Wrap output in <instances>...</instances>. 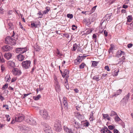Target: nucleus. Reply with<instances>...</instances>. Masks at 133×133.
I'll return each instance as SVG.
<instances>
[{
	"label": "nucleus",
	"mask_w": 133,
	"mask_h": 133,
	"mask_svg": "<svg viewBox=\"0 0 133 133\" xmlns=\"http://www.w3.org/2000/svg\"><path fill=\"white\" fill-rule=\"evenodd\" d=\"M41 97V96L40 95H38L36 96H34L33 97V99L35 100H38Z\"/></svg>",
	"instance_id": "33"
},
{
	"label": "nucleus",
	"mask_w": 133,
	"mask_h": 133,
	"mask_svg": "<svg viewBox=\"0 0 133 133\" xmlns=\"http://www.w3.org/2000/svg\"><path fill=\"white\" fill-rule=\"evenodd\" d=\"M24 118V116L22 114H20L16 115L13 118L12 120L11 123L13 124L15 122H21L22 121Z\"/></svg>",
	"instance_id": "1"
},
{
	"label": "nucleus",
	"mask_w": 133,
	"mask_h": 133,
	"mask_svg": "<svg viewBox=\"0 0 133 133\" xmlns=\"http://www.w3.org/2000/svg\"><path fill=\"white\" fill-rule=\"evenodd\" d=\"M86 24L87 25H89L91 24V22L90 19L89 18L84 19V20Z\"/></svg>",
	"instance_id": "18"
},
{
	"label": "nucleus",
	"mask_w": 133,
	"mask_h": 133,
	"mask_svg": "<svg viewBox=\"0 0 133 133\" xmlns=\"http://www.w3.org/2000/svg\"><path fill=\"white\" fill-rule=\"evenodd\" d=\"M67 17L70 19H71L73 17V15L72 14H68L67 15Z\"/></svg>",
	"instance_id": "41"
},
{
	"label": "nucleus",
	"mask_w": 133,
	"mask_h": 133,
	"mask_svg": "<svg viewBox=\"0 0 133 133\" xmlns=\"http://www.w3.org/2000/svg\"><path fill=\"white\" fill-rule=\"evenodd\" d=\"M90 124L87 121L84 123V126L86 127H88Z\"/></svg>",
	"instance_id": "43"
},
{
	"label": "nucleus",
	"mask_w": 133,
	"mask_h": 133,
	"mask_svg": "<svg viewBox=\"0 0 133 133\" xmlns=\"http://www.w3.org/2000/svg\"><path fill=\"white\" fill-rule=\"evenodd\" d=\"M122 92V90L121 89H119L117 91V92L114 93V94L112 95V97L116 96L119 95L121 94Z\"/></svg>",
	"instance_id": "21"
},
{
	"label": "nucleus",
	"mask_w": 133,
	"mask_h": 133,
	"mask_svg": "<svg viewBox=\"0 0 133 133\" xmlns=\"http://www.w3.org/2000/svg\"><path fill=\"white\" fill-rule=\"evenodd\" d=\"M30 64L31 62L30 61H24L22 63V67L25 69H28L29 68Z\"/></svg>",
	"instance_id": "4"
},
{
	"label": "nucleus",
	"mask_w": 133,
	"mask_h": 133,
	"mask_svg": "<svg viewBox=\"0 0 133 133\" xmlns=\"http://www.w3.org/2000/svg\"><path fill=\"white\" fill-rule=\"evenodd\" d=\"M104 69L105 70H107V71H109L110 70L109 66L108 65L106 66L105 67Z\"/></svg>",
	"instance_id": "49"
},
{
	"label": "nucleus",
	"mask_w": 133,
	"mask_h": 133,
	"mask_svg": "<svg viewBox=\"0 0 133 133\" xmlns=\"http://www.w3.org/2000/svg\"><path fill=\"white\" fill-rule=\"evenodd\" d=\"M119 72V71H117L115 72L114 73V74H113V75L114 76H117L118 74V73Z\"/></svg>",
	"instance_id": "54"
},
{
	"label": "nucleus",
	"mask_w": 133,
	"mask_h": 133,
	"mask_svg": "<svg viewBox=\"0 0 133 133\" xmlns=\"http://www.w3.org/2000/svg\"><path fill=\"white\" fill-rule=\"evenodd\" d=\"M0 61L2 63H3L4 62V60L3 58L2 54L1 52H0Z\"/></svg>",
	"instance_id": "34"
},
{
	"label": "nucleus",
	"mask_w": 133,
	"mask_h": 133,
	"mask_svg": "<svg viewBox=\"0 0 133 133\" xmlns=\"http://www.w3.org/2000/svg\"><path fill=\"white\" fill-rule=\"evenodd\" d=\"M13 75L15 76H19L22 74L21 70L17 68H15L12 70Z\"/></svg>",
	"instance_id": "5"
},
{
	"label": "nucleus",
	"mask_w": 133,
	"mask_h": 133,
	"mask_svg": "<svg viewBox=\"0 0 133 133\" xmlns=\"http://www.w3.org/2000/svg\"><path fill=\"white\" fill-rule=\"evenodd\" d=\"M130 97V94L128 93L127 95H126L122 100L124 101L125 103H127Z\"/></svg>",
	"instance_id": "12"
},
{
	"label": "nucleus",
	"mask_w": 133,
	"mask_h": 133,
	"mask_svg": "<svg viewBox=\"0 0 133 133\" xmlns=\"http://www.w3.org/2000/svg\"><path fill=\"white\" fill-rule=\"evenodd\" d=\"M118 131L116 129H114V133H118Z\"/></svg>",
	"instance_id": "58"
},
{
	"label": "nucleus",
	"mask_w": 133,
	"mask_h": 133,
	"mask_svg": "<svg viewBox=\"0 0 133 133\" xmlns=\"http://www.w3.org/2000/svg\"><path fill=\"white\" fill-rule=\"evenodd\" d=\"M65 86L67 89H69V86L68 84H65Z\"/></svg>",
	"instance_id": "62"
},
{
	"label": "nucleus",
	"mask_w": 133,
	"mask_h": 133,
	"mask_svg": "<svg viewBox=\"0 0 133 133\" xmlns=\"http://www.w3.org/2000/svg\"><path fill=\"white\" fill-rule=\"evenodd\" d=\"M78 47V45L76 43H75L74 44L73 47V50H72L73 51H75L76 50L77 48Z\"/></svg>",
	"instance_id": "28"
},
{
	"label": "nucleus",
	"mask_w": 133,
	"mask_h": 133,
	"mask_svg": "<svg viewBox=\"0 0 133 133\" xmlns=\"http://www.w3.org/2000/svg\"><path fill=\"white\" fill-rule=\"evenodd\" d=\"M26 51L27 48L25 47L17 48L16 49V52L17 53L22 54L26 52Z\"/></svg>",
	"instance_id": "8"
},
{
	"label": "nucleus",
	"mask_w": 133,
	"mask_h": 133,
	"mask_svg": "<svg viewBox=\"0 0 133 133\" xmlns=\"http://www.w3.org/2000/svg\"><path fill=\"white\" fill-rule=\"evenodd\" d=\"M25 57L21 54H19L17 56V58L18 60L20 61H22L24 60Z\"/></svg>",
	"instance_id": "17"
},
{
	"label": "nucleus",
	"mask_w": 133,
	"mask_h": 133,
	"mask_svg": "<svg viewBox=\"0 0 133 133\" xmlns=\"http://www.w3.org/2000/svg\"><path fill=\"white\" fill-rule=\"evenodd\" d=\"M106 26V21L104 20L101 23H100L99 27V31L101 32H102L104 29L105 28Z\"/></svg>",
	"instance_id": "6"
},
{
	"label": "nucleus",
	"mask_w": 133,
	"mask_h": 133,
	"mask_svg": "<svg viewBox=\"0 0 133 133\" xmlns=\"http://www.w3.org/2000/svg\"><path fill=\"white\" fill-rule=\"evenodd\" d=\"M4 99V97H3L2 96L1 94H0V100H1L2 101H3Z\"/></svg>",
	"instance_id": "61"
},
{
	"label": "nucleus",
	"mask_w": 133,
	"mask_h": 133,
	"mask_svg": "<svg viewBox=\"0 0 133 133\" xmlns=\"http://www.w3.org/2000/svg\"><path fill=\"white\" fill-rule=\"evenodd\" d=\"M40 114L44 118L46 119L48 116V114L46 111L44 110H41L40 111Z\"/></svg>",
	"instance_id": "9"
},
{
	"label": "nucleus",
	"mask_w": 133,
	"mask_h": 133,
	"mask_svg": "<svg viewBox=\"0 0 133 133\" xmlns=\"http://www.w3.org/2000/svg\"><path fill=\"white\" fill-rule=\"evenodd\" d=\"M54 129L57 132H59L62 130V128L60 124L58 122H56L54 124Z\"/></svg>",
	"instance_id": "7"
},
{
	"label": "nucleus",
	"mask_w": 133,
	"mask_h": 133,
	"mask_svg": "<svg viewBox=\"0 0 133 133\" xmlns=\"http://www.w3.org/2000/svg\"><path fill=\"white\" fill-rule=\"evenodd\" d=\"M3 50L4 51H7L8 50V46L6 45L2 47Z\"/></svg>",
	"instance_id": "30"
},
{
	"label": "nucleus",
	"mask_w": 133,
	"mask_h": 133,
	"mask_svg": "<svg viewBox=\"0 0 133 133\" xmlns=\"http://www.w3.org/2000/svg\"><path fill=\"white\" fill-rule=\"evenodd\" d=\"M94 113L95 112L93 111L91 112V114L90 115L89 118V119L91 121H93L94 119V118L93 116L94 114Z\"/></svg>",
	"instance_id": "19"
},
{
	"label": "nucleus",
	"mask_w": 133,
	"mask_h": 133,
	"mask_svg": "<svg viewBox=\"0 0 133 133\" xmlns=\"http://www.w3.org/2000/svg\"><path fill=\"white\" fill-rule=\"evenodd\" d=\"M45 132L46 133H52L51 129Z\"/></svg>",
	"instance_id": "63"
},
{
	"label": "nucleus",
	"mask_w": 133,
	"mask_h": 133,
	"mask_svg": "<svg viewBox=\"0 0 133 133\" xmlns=\"http://www.w3.org/2000/svg\"><path fill=\"white\" fill-rule=\"evenodd\" d=\"M114 128H115L114 126L111 125H110L108 126L109 129L110 130H114Z\"/></svg>",
	"instance_id": "42"
},
{
	"label": "nucleus",
	"mask_w": 133,
	"mask_h": 133,
	"mask_svg": "<svg viewBox=\"0 0 133 133\" xmlns=\"http://www.w3.org/2000/svg\"><path fill=\"white\" fill-rule=\"evenodd\" d=\"M36 69V67L35 66H34L32 69V70L31 71V73H32L34 72V70Z\"/></svg>",
	"instance_id": "64"
},
{
	"label": "nucleus",
	"mask_w": 133,
	"mask_h": 133,
	"mask_svg": "<svg viewBox=\"0 0 133 133\" xmlns=\"http://www.w3.org/2000/svg\"><path fill=\"white\" fill-rule=\"evenodd\" d=\"M56 85H55V88L56 91L59 90L60 87L59 83L57 82L55 83Z\"/></svg>",
	"instance_id": "24"
},
{
	"label": "nucleus",
	"mask_w": 133,
	"mask_h": 133,
	"mask_svg": "<svg viewBox=\"0 0 133 133\" xmlns=\"http://www.w3.org/2000/svg\"><path fill=\"white\" fill-rule=\"evenodd\" d=\"M9 65L12 68H14L15 67V63L14 62L12 61H9Z\"/></svg>",
	"instance_id": "20"
},
{
	"label": "nucleus",
	"mask_w": 133,
	"mask_h": 133,
	"mask_svg": "<svg viewBox=\"0 0 133 133\" xmlns=\"http://www.w3.org/2000/svg\"><path fill=\"white\" fill-rule=\"evenodd\" d=\"M123 8L124 9H127L128 8V6L127 5H125V4H123Z\"/></svg>",
	"instance_id": "60"
},
{
	"label": "nucleus",
	"mask_w": 133,
	"mask_h": 133,
	"mask_svg": "<svg viewBox=\"0 0 133 133\" xmlns=\"http://www.w3.org/2000/svg\"><path fill=\"white\" fill-rule=\"evenodd\" d=\"M76 116L79 119H82L83 117V116L81 115L79 112H76Z\"/></svg>",
	"instance_id": "15"
},
{
	"label": "nucleus",
	"mask_w": 133,
	"mask_h": 133,
	"mask_svg": "<svg viewBox=\"0 0 133 133\" xmlns=\"http://www.w3.org/2000/svg\"><path fill=\"white\" fill-rule=\"evenodd\" d=\"M18 128L22 132L26 133L30 130V128L23 125H20Z\"/></svg>",
	"instance_id": "2"
},
{
	"label": "nucleus",
	"mask_w": 133,
	"mask_h": 133,
	"mask_svg": "<svg viewBox=\"0 0 133 133\" xmlns=\"http://www.w3.org/2000/svg\"><path fill=\"white\" fill-rule=\"evenodd\" d=\"M98 62L95 61H92V66L95 67L97 66V64L98 63Z\"/></svg>",
	"instance_id": "35"
},
{
	"label": "nucleus",
	"mask_w": 133,
	"mask_h": 133,
	"mask_svg": "<svg viewBox=\"0 0 133 133\" xmlns=\"http://www.w3.org/2000/svg\"><path fill=\"white\" fill-rule=\"evenodd\" d=\"M63 104L68 103L66 100V98L65 97H63Z\"/></svg>",
	"instance_id": "40"
},
{
	"label": "nucleus",
	"mask_w": 133,
	"mask_h": 133,
	"mask_svg": "<svg viewBox=\"0 0 133 133\" xmlns=\"http://www.w3.org/2000/svg\"><path fill=\"white\" fill-rule=\"evenodd\" d=\"M37 15L38 16V18H42L43 16V14L40 11H39Z\"/></svg>",
	"instance_id": "31"
},
{
	"label": "nucleus",
	"mask_w": 133,
	"mask_h": 133,
	"mask_svg": "<svg viewBox=\"0 0 133 133\" xmlns=\"http://www.w3.org/2000/svg\"><path fill=\"white\" fill-rule=\"evenodd\" d=\"M69 74V71L66 69L64 70L63 74H62V76L64 78L65 76L66 78H68L69 77L68 74Z\"/></svg>",
	"instance_id": "11"
},
{
	"label": "nucleus",
	"mask_w": 133,
	"mask_h": 133,
	"mask_svg": "<svg viewBox=\"0 0 133 133\" xmlns=\"http://www.w3.org/2000/svg\"><path fill=\"white\" fill-rule=\"evenodd\" d=\"M45 10H44L43 12V14H46L48 13V12L49 11L50 9L49 7H46L45 8Z\"/></svg>",
	"instance_id": "26"
},
{
	"label": "nucleus",
	"mask_w": 133,
	"mask_h": 133,
	"mask_svg": "<svg viewBox=\"0 0 133 133\" xmlns=\"http://www.w3.org/2000/svg\"><path fill=\"white\" fill-rule=\"evenodd\" d=\"M64 130L65 131L68 133H74L72 130L68 128L67 127H64Z\"/></svg>",
	"instance_id": "16"
},
{
	"label": "nucleus",
	"mask_w": 133,
	"mask_h": 133,
	"mask_svg": "<svg viewBox=\"0 0 133 133\" xmlns=\"http://www.w3.org/2000/svg\"><path fill=\"white\" fill-rule=\"evenodd\" d=\"M124 62L123 61H122L120 59H119V61H118V64L119 63L121 64H122L123 63V62Z\"/></svg>",
	"instance_id": "57"
},
{
	"label": "nucleus",
	"mask_w": 133,
	"mask_h": 133,
	"mask_svg": "<svg viewBox=\"0 0 133 133\" xmlns=\"http://www.w3.org/2000/svg\"><path fill=\"white\" fill-rule=\"evenodd\" d=\"M112 15V13L107 14L105 16V19L107 21H109L111 18Z\"/></svg>",
	"instance_id": "22"
},
{
	"label": "nucleus",
	"mask_w": 133,
	"mask_h": 133,
	"mask_svg": "<svg viewBox=\"0 0 133 133\" xmlns=\"http://www.w3.org/2000/svg\"><path fill=\"white\" fill-rule=\"evenodd\" d=\"M92 31V30L91 29H88V30L86 31L85 34H88L91 33Z\"/></svg>",
	"instance_id": "38"
},
{
	"label": "nucleus",
	"mask_w": 133,
	"mask_h": 133,
	"mask_svg": "<svg viewBox=\"0 0 133 133\" xmlns=\"http://www.w3.org/2000/svg\"><path fill=\"white\" fill-rule=\"evenodd\" d=\"M44 129L45 132H46L49 130H51V128L50 126L48 125H46L45 126Z\"/></svg>",
	"instance_id": "25"
},
{
	"label": "nucleus",
	"mask_w": 133,
	"mask_h": 133,
	"mask_svg": "<svg viewBox=\"0 0 133 133\" xmlns=\"http://www.w3.org/2000/svg\"><path fill=\"white\" fill-rule=\"evenodd\" d=\"M83 57V56H79L77 59L74 60V64L76 65H78L82 61V60L80 57L82 58Z\"/></svg>",
	"instance_id": "10"
},
{
	"label": "nucleus",
	"mask_w": 133,
	"mask_h": 133,
	"mask_svg": "<svg viewBox=\"0 0 133 133\" xmlns=\"http://www.w3.org/2000/svg\"><path fill=\"white\" fill-rule=\"evenodd\" d=\"M72 30H75V29L77 28V27L74 25H73L72 26Z\"/></svg>",
	"instance_id": "50"
},
{
	"label": "nucleus",
	"mask_w": 133,
	"mask_h": 133,
	"mask_svg": "<svg viewBox=\"0 0 133 133\" xmlns=\"http://www.w3.org/2000/svg\"><path fill=\"white\" fill-rule=\"evenodd\" d=\"M16 80V78L15 77H13L11 80V83L13 82H15Z\"/></svg>",
	"instance_id": "52"
},
{
	"label": "nucleus",
	"mask_w": 133,
	"mask_h": 133,
	"mask_svg": "<svg viewBox=\"0 0 133 133\" xmlns=\"http://www.w3.org/2000/svg\"><path fill=\"white\" fill-rule=\"evenodd\" d=\"M31 26L33 27L37 28V25H36V22L31 23Z\"/></svg>",
	"instance_id": "44"
},
{
	"label": "nucleus",
	"mask_w": 133,
	"mask_h": 133,
	"mask_svg": "<svg viewBox=\"0 0 133 133\" xmlns=\"http://www.w3.org/2000/svg\"><path fill=\"white\" fill-rule=\"evenodd\" d=\"M86 66V64L84 63H81V64H80L79 66V68L80 69H83L84 68L85 66Z\"/></svg>",
	"instance_id": "27"
},
{
	"label": "nucleus",
	"mask_w": 133,
	"mask_h": 133,
	"mask_svg": "<svg viewBox=\"0 0 133 133\" xmlns=\"http://www.w3.org/2000/svg\"><path fill=\"white\" fill-rule=\"evenodd\" d=\"M115 119L116 121H120L121 120V119L117 115H116V117L115 118Z\"/></svg>",
	"instance_id": "39"
},
{
	"label": "nucleus",
	"mask_w": 133,
	"mask_h": 133,
	"mask_svg": "<svg viewBox=\"0 0 133 133\" xmlns=\"http://www.w3.org/2000/svg\"><path fill=\"white\" fill-rule=\"evenodd\" d=\"M26 122L30 124L34 125L36 124V122L33 117L28 116L26 120Z\"/></svg>",
	"instance_id": "3"
},
{
	"label": "nucleus",
	"mask_w": 133,
	"mask_h": 133,
	"mask_svg": "<svg viewBox=\"0 0 133 133\" xmlns=\"http://www.w3.org/2000/svg\"><path fill=\"white\" fill-rule=\"evenodd\" d=\"M124 55L125 53L124 51L121 50H119L116 53V56L119 58L122 55Z\"/></svg>",
	"instance_id": "13"
},
{
	"label": "nucleus",
	"mask_w": 133,
	"mask_h": 133,
	"mask_svg": "<svg viewBox=\"0 0 133 133\" xmlns=\"http://www.w3.org/2000/svg\"><path fill=\"white\" fill-rule=\"evenodd\" d=\"M93 79L94 80H95L97 81H99V77L98 76H94L93 77Z\"/></svg>",
	"instance_id": "37"
},
{
	"label": "nucleus",
	"mask_w": 133,
	"mask_h": 133,
	"mask_svg": "<svg viewBox=\"0 0 133 133\" xmlns=\"http://www.w3.org/2000/svg\"><path fill=\"white\" fill-rule=\"evenodd\" d=\"M132 19V18L131 16H128L127 17V21L128 22H130Z\"/></svg>",
	"instance_id": "36"
},
{
	"label": "nucleus",
	"mask_w": 133,
	"mask_h": 133,
	"mask_svg": "<svg viewBox=\"0 0 133 133\" xmlns=\"http://www.w3.org/2000/svg\"><path fill=\"white\" fill-rule=\"evenodd\" d=\"M4 57L7 59H8V53H6L5 54Z\"/></svg>",
	"instance_id": "51"
},
{
	"label": "nucleus",
	"mask_w": 133,
	"mask_h": 133,
	"mask_svg": "<svg viewBox=\"0 0 133 133\" xmlns=\"http://www.w3.org/2000/svg\"><path fill=\"white\" fill-rule=\"evenodd\" d=\"M103 117L104 118L106 119L108 117H109V115L108 114H103Z\"/></svg>",
	"instance_id": "46"
},
{
	"label": "nucleus",
	"mask_w": 133,
	"mask_h": 133,
	"mask_svg": "<svg viewBox=\"0 0 133 133\" xmlns=\"http://www.w3.org/2000/svg\"><path fill=\"white\" fill-rule=\"evenodd\" d=\"M117 115L116 113L114 111H112L109 115L111 117Z\"/></svg>",
	"instance_id": "32"
},
{
	"label": "nucleus",
	"mask_w": 133,
	"mask_h": 133,
	"mask_svg": "<svg viewBox=\"0 0 133 133\" xmlns=\"http://www.w3.org/2000/svg\"><path fill=\"white\" fill-rule=\"evenodd\" d=\"M122 61L124 62V61L125 59V57L124 56H123L122 58H120Z\"/></svg>",
	"instance_id": "59"
},
{
	"label": "nucleus",
	"mask_w": 133,
	"mask_h": 133,
	"mask_svg": "<svg viewBox=\"0 0 133 133\" xmlns=\"http://www.w3.org/2000/svg\"><path fill=\"white\" fill-rule=\"evenodd\" d=\"M15 34V33L14 32V31H13L12 35L11 36V37H10V38L12 41H13V40H14V39L12 38V37H14Z\"/></svg>",
	"instance_id": "47"
},
{
	"label": "nucleus",
	"mask_w": 133,
	"mask_h": 133,
	"mask_svg": "<svg viewBox=\"0 0 133 133\" xmlns=\"http://www.w3.org/2000/svg\"><path fill=\"white\" fill-rule=\"evenodd\" d=\"M56 56L59 55L60 56H63V54L61 53L60 52L59 50L57 49L56 51Z\"/></svg>",
	"instance_id": "29"
},
{
	"label": "nucleus",
	"mask_w": 133,
	"mask_h": 133,
	"mask_svg": "<svg viewBox=\"0 0 133 133\" xmlns=\"http://www.w3.org/2000/svg\"><path fill=\"white\" fill-rule=\"evenodd\" d=\"M75 125L74 127H75L77 129H78V128H81V126L82 125V123L81 122V124L79 123L78 122L75 121Z\"/></svg>",
	"instance_id": "14"
},
{
	"label": "nucleus",
	"mask_w": 133,
	"mask_h": 133,
	"mask_svg": "<svg viewBox=\"0 0 133 133\" xmlns=\"http://www.w3.org/2000/svg\"><path fill=\"white\" fill-rule=\"evenodd\" d=\"M64 108L65 109H68V103H66L65 104H63Z\"/></svg>",
	"instance_id": "48"
},
{
	"label": "nucleus",
	"mask_w": 133,
	"mask_h": 133,
	"mask_svg": "<svg viewBox=\"0 0 133 133\" xmlns=\"http://www.w3.org/2000/svg\"><path fill=\"white\" fill-rule=\"evenodd\" d=\"M132 46V43H130L128 44L127 47L129 48H130Z\"/></svg>",
	"instance_id": "56"
},
{
	"label": "nucleus",
	"mask_w": 133,
	"mask_h": 133,
	"mask_svg": "<svg viewBox=\"0 0 133 133\" xmlns=\"http://www.w3.org/2000/svg\"><path fill=\"white\" fill-rule=\"evenodd\" d=\"M8 87V84H6L4 86L2 87V89L3 90H4L6 88H7Z\"/></svg>",
	"instance_id": "45"
},
{
	"label": "nucleus",
	"mask_w": 133,
	"mask_h": 133,
	"mask_svg": "<svg viewBox=\"0 0 133 133\" xmlns=\"http://www.w3.org/2000/svg\"><path fill=\"white\" fill-rule=\"evenodd\" d=\"M19 26H20V28H21L23 30H24V29L23 28L22 25V24H21V23L20 22H19Z\"/></svg>",
	"instance_id": "53"
},
{
	"label": "nucleus",
	"mask_w": 133,
	"mask_h": 133,
	"mask_svg": "<svg viewBox=\"0 0 133 133\" xmlns=\"http://www.w3.org/2000/svg\"><path fill=\"white\" fill-rule=\"evenodd\" d=\"M104 36L105 37H107L108 35V32L106 30H105L104 31Z\"/></svg>",
	"instance_id": "55"
},
{
	"label": "nucleus",
	"mask_w": 133,
	"mask_h": 133,
	"mask_svg": "<svg viewBox=\"0 0 133 133\" xmlns=\"http://www.w3.org/2000/svg\"><path fill=\"white\" fill-rule=\"evenodd\" d=\"M107 131H108V128L106 127H104V128H102L100 131L101 133H104L105 132H107Z\"/></svg>",
	"instance_id": "23"
}]
</instances>
